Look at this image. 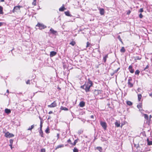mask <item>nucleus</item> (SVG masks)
<instances>
[{
	"instance_id": "obj_47",
	"label": "nucleus",
	"mask_w": 152,
	"mask_h": 152,
	"mask_svg": "<svg viewBox=\"0 0 152 152\" xmlns=\"http://www.w3.org/2000/svg\"><path fill=\"white\" fill-rule=\"evenodd\" d=\"M67 142H68L69 143H70V144H72V143H71V140H70V139H69V140H68V141H67Z\"/></svg>"
},
{
	"instance_id": "obj_13",
	"label": "nucleus",
	"mask_w": 152,
	"mask_h": 152,
	"mask_svg": "<svg viewBox=\"0 0 152 152\" xmlns=\"http://www.w3.org/2000/svg\"><path fill=\"white\" fill-rule=\"evenodd\" d=\"M134 60L136 61L137 60H140L141 58V57L137 56L134 57Z\"/></svg>"
},
{
	"instance_id": "obj_48",
	"label": "nucleus",
	"mask_w": 152,
	"mask_h": 152,
	"mask_svg": "<svg viewBox=\"0 0 152 152\" xmlns=\"http://www.w3.org/2000/svg\"><path fill=\"white\" fill-rule=\"evenodd\" d=\"M149 67L148 65H147L146 67L144 69V70H145L147 69Z\"/></svg>"
},
{
	"instance_id": "obj_37",
	"label": "nucleus",
	"mask_w": 152,
	"mask_h": 152,
	"mask_svg": "<svg viewBox=\"0 0 152 152\" xmlns=\"http://www.w3.org/2000/svg\"><path fill=\"white\" fill-rule=\"evenodd\" d=\"M42 124H43V123H42V122L41 121V122H40V129H42Z\"/></svg>"
},
{
	"instance_id": "obj_42",
	"label": "nucleus",
	"mask_w": 152,
	"mask_h": 152,
	"mask_svg": "<svg viewBox=\"0 0 152 152\" xmlns=\"http://www.w3.org/2000/svg\"><path fill=\"white\" fill-rule=\"evenodd\" d=\"M120 69V68L119 67L116 70H115L114 71V73H116L118 71V70Z\"/></svg>"
},
{
	"instance_id": "obj_60",
	"label": "nucleus",
	"mask_w": 152,
	"mask_h": 152,
	"mask_svg": "<svg viewBox=\"0 0 152 152\" xmlns=\"http://www.w3.org/2000/svg\"><path fill=\"white\" fill-rule=\"evenodd\" d=\"M147 142H149V141H150L149 140V139H148V138L147 139Z\"/></svg>"
},
{
	"instance_id": "obj_20",
	"label": "nucleus",
	"mask_w": 152,
	"mask_h": 152,
	"mask_svg": "<svg viewBox=\"0 0 152 152\" xmlns=\"http://www.w3.org/2000/svg\"><path fill=\"white\" fill-rule=\"evenodd\" d=\"M34 127V125H31L30 127H29V128L27 129V130H30L31 131Z\"/></svg>"
},
{
	"instance_id": "obj_40",
	"label": "nucleus",
	"mask_w": 152,
	"mask_h": 152,
	"mask_svg": "<svg viewBox=\"0 0 152 152\" xmlns=\"http://www.w3.org/2000/svg\"><path fill=\"white\" fill-rule=\"evenodd\" d=\"M90 45V43H89L88 42L87 43V45H86V47H88L89 46V45Z\"/></svg>"
},
{
	"instance_id": "obj_15",
	"label": "nucleus",
	"mask_w": 152,
	"mask_h": 152,
	"mask_svg": "<svg viewBox=\"0 0 152 152\" xmlns=\"http://www.w3.org/2000/svg\"><path fill=\"white\" fill-rule=\"evenodd\" d=\"M60 109L61 110H64L65 111H68V109L66 107H63V106H61L60 108Z\"/></svg>"
},
{
	"instance_id": "obj_26",
	"label": "nucleus",
	"mask_w": 152,
	"mask_h": 152,
	"mask_svg": "<svg viewBox=\"0 0 152 152\" xmlns=\"http://www.w3.org/2000/svg\"><path fill=\"white\" fill-rule=\"evenodd\" d=\"M126 104L129 106L132 105V102L129 101H126Z\"/></svg>"
},
{
	"instance_id": "obj_31",
	"label": "nucleus",
	"mask_w": 152,
	"mask_h": 152,
	"mask_svg": "<svg viewBox=\"0 0 152 152\" xmlns=\"http://www.w3.org/2000/svg\"><path fill=\"white\" fill-rule=\"evenodd\" d=\"M39 132L40 134L41 135V137H43L42 135L43 134V132L42 131V129H40V130H39Z\"/></svg>"
},
{
	"instance_id": "obj_58",
	"label": "nucleus",
	"mask_w": 152,
	"mask_h": 152,
	"mask_svg": "<svg viewBox=\"0 0 152 152\" xmlns=\"http://www.w3.org/2000/svg\"><path fill=\"white\" fill-rule=\"evenodd\" d=\"M12 145H11V144H10V146L11 149H12Z\"/></svg>"
},
{
	"instance_id": "obj_54",
	"label": "nucleus",
	"mask_w": 152,
	"mask_h": 152,
	"mask_svg": "<svg viewBox=\"0 0 152 152\" xmlns=\"http://www.w3.org/2000/svg\"><path fill=\"white\" fill-rule=\"evenodd\" d=\"M94 116L93 115H92L91 116V118H94Z\"/></svg>"
},
{
	"instance_id": "obj_28",
	"label": "nucleus",
	"mask_w": 152,
	"mask_h": 152,
	"mask_svg": "<svg viewBox=\"0 0 152 152\" xmlns=\"http://www.w3.org/2000/svg\"><path fill=\"white\" fill-rule=\"evenodd\" d=\"M65 14L66 15L68 16H70V14H69V11H66L65 12Z\"/></svg>"
},
{
	"instance_id": "obj_30",
	"label": "nucleus",
	"mask_w": 152,
	"mask_h": 152,
	"mask_svg": "<svg viewBox=\"0 0 152 152\" xmlns=\"http://www.w3.org/2000/svg\"><path fill=\"white\" fill-rule=\"evenodd\" d=\"M75 44V41H72L69 43L70 45H72V46H74Z\"/></svg>"
},
{
	"instance_id": "obj_23",
	"label": "nucleus",
	"mask_w": 152,
	"mask_h": 152,
	"mask_svg": "<svg viewBox=\"0 0 152 152\" xmlns=\"http://www.w3.org/2000/svg\"><path fill=\"white\" fill-rule=\"evenodd\" d=\"M96 148V149L99 150L100 152H102V149L101 147H97Z\"/></svg>"
},
{
	"instance_id": "obj_63",
	"label": "nucleus",
	"mask_w": 152,
	"mask_h": 152,
	"mask_svg": "<svg viewBox=\"0 0 152 152\" xmlns=\"http://www.w3.org/2000/svg\"><path fill=\"white\" fill-rule=\"evenodd\" d=\"M7 92L8 93H9V90H7Z\"/></svg>"
},
{
	"instance_id": "obj_9",
	"label": "nucleus",
	"mask_w": 152,
	"mask_h": 152,
	"mask_svg": "<svg viewBox=\"0 0 152 152\" xmlns=\"http://www.w3.org/2000/svg\"><path fill=\"white\" fill-rule=\"evenodd\" d=\"M50 33L54 34H56L57 33L56 31L54 30L52 28L50 29Z\"/></svg>"
},
{
	"instance_id": "obj_7",
	"label": "nucleus",
	"mask_w": 152,
	"mask_h": 152,
	"mask_svg": "<svg viewBox=\"0 0 152 152\" xmlns=\"http://www.w3.org/2000/svg\"><path fill=\"white\" fill-rule=\"evenodd\" d=\"M57 54V53L54 51H52L50 52V57H52L55 56Z\"/></svg>"
},
{
	"instance_id": "obj_50",
	"label": "nucleus",
	"mask_w": 152,
	"mask_h": 152,
	"mask_svg": "<svg viewBox=\"0 0 152 152\" xmlns=\"http://www.w3.org/2000/svg\"><path fill=\"white\" fill-rule=\"evenodd\" d=\"M57 139H58L59 137V134H57Z\"/></svg>"
},
{
	"instance_id": "obj_18",
	"label": "nucleus",
	"mask_w": 152,
	"mask_h": 152,
	"mask_svg": "<svg viewBox=\"0 0 152 152\" xmlns=\"http://www.w3.org/2000/svg\"><path fill=\"white\" fill-rule=\"evenodd\" d=\"M115 124L116 126L117 127H119L120 126V123L118 122V121H116L115 123Z\"/></svg>"
},
{
	"instance_id": "obj_45",
	"label": "nucleus",
	"mask_w": 152,
	"mask_h": 152,
	"mask_svg": "<svg viewBox=\"0 0 152 152\" xmlns=\"http://www.w3.org/2000/svg\"><path fill=\"white\" fill-rule=\"evenodd\" d=\"M41 152H45V149H41Z\"/></svg>"
},
{
	"instance_id": "obj_33",
	"label": "nucleus",
	"mask_w": 152,
	"mask_h": 152,
	"mask_svg": "<svg viewBox=\"0 0 152 152\" xmlns=\"http://www.w3.org/2000/svg\"><path fill=\"white\" fill-rule=\"evenodd\" d=\"M32 5L35 6L36 5V0H33V1L32 3Z\"/></svg>"
},
{
	"instance_id": "obj_27",
	"label": "nucleus",
	"mask_w": 152,
	"mask_h": 152,
	"mask_svg": "<svg viewBox=\"0 0 152 152\" xmlns=\"http://www.w3.org/2000/svg\"><path fill=\"white\" fill-rule=\"evenodd\" d=\"M3 7L0 6V14H3Z\"/></svg>"
},
{
	"instance_id": "obj_12",
	"label": "nucleus",
	"mask_w": 152,
	"mask_h": 152,
	"mask_svg": "<svg viewBox=\"0 0 152 152\" xmlns=\"http://www.w3.org/2000/svg\"><path fill=\"white\" fill-rule=\"evenodd\" d=\"M100 13L101 15H103L104 14V10L103 8H101L100 9Z\"/></svg>"
},
{
	"instance_id": "obj_36",
	"label": "nucleus",
	"mask_w": 152,
	"mask_h": 152,
	"mask_svg": "<svg viewBox=\"0 0 152 152\" xmlns=\"http://www.w3.org/2000/svg\"><path fill=\"white\" fill-rule=\"evenodd\" d=\"M148 145H152V141H150L148 142Z\"/></svg>"
},
{
	"instance_id": "obj_29",
	"label": "nucleus",
	"mask_w": 152,
	"mask_h": 152,
	"mask_svg": "<svg viewBox=\"0 0 152 152\" xmlns=\"http://www.w3.org/2000/svg\"><path fill=\"white\" fill-rule=\"evenodd\" d=\"M140 72V71H139V70L138 69H137L136 70L135 72V75H139Z\"/></svg>"
},
{
	"instance_id": "obj_4",
	"label": "nucleus",
	"mask_w": 152,
	"mask_h": 152,
	"mask_svg": "<svg viewBox=\"0 0 152 152\" xmlns=\"http://www.w3.org/2000/svg\"><path fill=\"white\" fill-rule=\"evenodd\" d=\"M5 136L8 138H10L14 136L13 134L12 133H10L8 132H7L5 133Z\"/></svg>"
},
{
	"instance_id": "obj_51",
	"label": "nucleus",
	"mask_w": 152,
	"mask_h": 152,
	"mask_svg": "<svg viewBox=\"0 0 152 152\" xmlns=\"http://www.w3.org/2000/svg\"><path fill=\"white\" fill-rule=\"evenodd\" d=\"M131 12V11H130V10H129L127 12V15H129L130 13Z\"/></svg>"
},
{
	"instance_id": "obj_44",
	"label": "nucleus",
	"mask_w": 152,
	"mask_h": 152,
	"mask_svg": "<svg viewBox=\"0 0 152 152\" xmlns=\"http://www.w3.org/2000/svg\"><path fill=\"white\" fill-rule=\"evenodd\" d=\"M139 12H143V9L142 8H140V9Z\"/></svg>"
},
{
	"instance_id": "obj_53",
	"label": "nucleus",
	"mask_w": 152,
	"mask_h": 152,
	"mask_svg": "<svg viewBox=\"0 0 152 152\" xmlns=\"http://www.w3.org/2000/svg\"><path fill=\"white\" fill-rule=\"evenodd\" d=\"M17 94H23L22 93L20 92H19V93H18Z\"/></svg>"
},
{
	"instance_id": "obj_56",
	"label": "nucleus",
	"mask_w": 152,
	"mask_h": 152,
	"mask_svg": "<svg viewBox=\"0 0 152 152\" xmlns=\"http://www.w3.org/2000/svg\"><path fill=\"white\" fill-rule=\"evenodd\" d=\"M52 113H53L52 111H49V114H50Z\"/></svg>"
},
{
	"instance_id": "obj_46",
	"label": "nucleus",
	"mask_w": 152,
	"mask_h": 152,
	"mask_svg": "<svg viewBox=\"0 0 152 152\" xmlns=\"http://www.w3.org/2000/svg\"><path fill=\"white\" fill-rule=\"evenodd\" d=\"M132 81V79L131 77H129V79L128 80V82H130L131 81Z\"/></svg>"
},
{
	"instance_id": "obj_3",
	"label": "nucleus",
	"mask_w": 152,
	"mask_h": 152,
	"mask_svg": "<svg viewBox=\"0 0 152 152\" xmlns=\"http://www.w3.org/2000/svg\"><path fill=\"white\" fill-rule=\"evenodd\" d=\"M22 6H20L19 5L15 7L12 10V12L13 13H15V12L19 11L20 10V8Z\"/></svg>"
},
{
	"instance_id": "obj_1",
	"label": "nucleus",
	"mask_w": 152,
	"mask_h": 152,
	"mask_svg": "<svg viewBox=\"0 0 152 152\" xmlns=\"http://www.w3.org/2000/svg\"><path fill=\"white\" fill-rule=\"evenodd\" d=\"M88 82H86L84 85L81 86V88L85 90L86 92L89 91L90 87L93 85L92 82L90 80V79H88Z\"/></svg>"
},
{
	"instance_id": "obj_59",
	"label": "nucleus",
	"mask_w": 152,
	"mask_h": 152,
	"mask_svg": "<svg viewBox=\"0 0 152 152\" xmlns=\"http://www.w3.org/2000/svg\"><path fill=\"white\" fill-rule=\"evenodd\" d=\"M57 88L59 90H60L61 89V88L59 87L58 86L57 87Z\"/></svg>"
},
{
	"instance_id": "obj_2",
	"label": "nucleus",
	"mask_w": 152,
	"mask_h": 152,
	"mask_svg": "<svg viewBox=\"0 0 152 152\" xmlns=\"http://www.w3.org/2000/svg\"><path fill=\"white\" fill-rule=\"evenodd\" d=\"M36 26L38 27L39 28L40 30L44 29L46 27V26L43 24L40 23H38L37 25H36Z\"/></svg>"
},
{
	"instance_id": "obj_10",
	"label": "nucleus",
	"mask_w": 152,
	"mask_h": 152,
	"mask_svg": "<svg viewBox=\"0 0 152 152\" xmlns=\"http://www.w3.org/2000/svg\"><path fill=\"white\" fill-rule=\"evenodd\" d=\"M101 93V91L99 90H95L94 92V94L95 95H98Z\"/></svg>"
},
{
	"instance_id": "obj_25",
	"label": "nucleus",
	"mask_w": 152,
	"mask_h": 152,
	"mask_svg": "<svg viewBox=\"0 0 152 152\" xmlns=\"http://www.w3.org/2000/svg\"><path fill=\"white\" fill-rule=\"evenodd\" d=\"M144 118L146 119V120H148V116L147 114H143Z\"/></svg>"
},
{
	"instance_id": "obj_24",
	"label": "nucleus",
	"mask_w": 152,
	"mask_h": 152,
	"mask_svg": "<svg viewBox=\"0 0 152 152\" xmlns=\"http://www.w3.org/2000/svg\"><path fill=\"white\" fill-rule=\"evenodd\" d=\"M65 9V8L64 6H62L59 9V10L60 11H63Z\"/></svg>"
},
{
	"instance_id": "obj_21",
	"label": "nucleus",
	"mask_w": 152,
	"mask_h": 152,
	"mask_svg": "<svg viewBox=\"0 0 152 152\" xmlns=\"http://www.w3.org/2000/svg\"><path fill=\"white\" fill-rule=\"evenodd\" d=\"M125 51V50L124 47H123L121 48L120 50V52L121 53H124Z\"/></svg>"
},
{
	"instance_id": "obj_19",
	"label": "nucleus",
	"mask_w": 152,
	"mask_h": 152,
	"mask_svg": "<svg viewBox=\"0 0 152 152\" xmlns=\"http://www.w3.org/2000/svg\"><path fill=\"white\" fill-rule=\"evenodd\" d=\"M108 57V56L107 55H105V56H104L103 57V60L104 61V62H106L107 58Z\"/></svg>"
},
{
	"instance_id": "obj_38",
	"label": "nucleus",
	"mask_w": 152,
	"mask_h": 152,
	"mask_svg": "<svg viewBox=\"0 0 152 152\" xmlns=\"http://www.w3.org/2000/svg\"><path fill=\"white\" fill-rule=\"evenodd\" d=\"M118 39L122 43V39H121V37H120V36L119 35L118 36Z\"/></svg>"
},
{
	"instance_id": "obj_6",
	"label": "nucleus",
	"mask_w": 152,
	"mask_h": 152,
	"mask_svg": "<svg viewBox=\"0 0 152 152\" xmlns=\"http://www.w3.org/2000/svg\"><path fill=\"white\" fill-rule=\"evenodd\" d=\"M57 106V104L55 101H54L53 103H52L50 105H48V107H56Z\"/></svg>"
},
{
	"instance_id": "obj_62",
	"label": "nucleus",
	"mask_w": 152,
	"mask_h": 152,
	"mask_svg": "<svg viewBox=\"0 0 152 152\" xmlns=\"http://www.w3.org/2000/svg\"><path fill=\"white\" fill-rule=\"evenodd\" d=\"M137 95H141V94H140V93H138L137 94Z\"/></svg>"
},
{
	"instance_id": "obj_41",
	"label": "nucleus",
	"mask_w": 152,
	"mask_h": 152,
	"mask_svg": "<svg viewBox=\"0 0 152 152\" xmlns=\"http://www.w3.org/2000/svg\"><path fill=\"white\" fill-rule=\"evenodd\" d=\"M13 142V140H12V139H10V144H11V145H12V144Z\"/></svg>"
},
{
	"instance_id": "obj_57",
	"label": "nucleus",
	"mask_w": 152,
	"mask_h": 152,
	"mask_svg": "<svg viewBox=\"0 0 152 152\" xmlns=\"http://www.w3.org/2000/svg\"><path fill=\"white\" fill-rule=\"evenodd\" d=\"M140 90V89L138 88V89L137 90V93H138V92H139V90Z\"/></svg>"
},
{
	"instance_id": "obj_39",
	"label": "nucleus",
	"mask_w": 152,
	"mask_h": 152,
	"mask_svg": "<svg viewBox=\"0 0 152 152\" xmlns=\"http://www.w3.org/2000/svg\"><path fill=\"white\" fill-rule=\"evenodd\" d=\"M49 129L48 128H47V129L45 130V132H46V133H49Z\"/></svg>"
},
{
	"instance_id": "obj_14",
	"label": "nucleus",
	"mask_w": 152,
	"mask_h": 152,
	"mask_svg": "<svg viewBox=\"0 0 152 152\" xmlns=\"http://www.w3.org/2000/svg\"><path fill=\"white\" fill-rule=\"evenodd\" d=\"M5 112L6 113L8 114L10 113L11 112V110L8 109H6L5 110Z\"/></svg>"
},
{
	"instance_id": "obj_49",
	"label": "nucleus",
	"mask_w": 152,
	"mask_h": 152,
	"mask_svg": "<svg viewBox=\"0 0 152 152\" xmlns=\"http://www.w3.org/2000/svg\"><path fill=\"white\" fill-rule=\"evenodd\" d=\"M30 80H28L26 82V83L27 84H30Z\"/></svg>"
},
{
	"instance_id": "obj_55",
	"label": "nucleus",
	"mask_w": 152,
	"mask_h": 152,
	"mask_svg": "<svg viewBox=\"0 0 152 152\" xmlns=\"http://www.w3.org/2000/svg\"><path fill=\"white\" fill-rule=\"evenodd\" d=\"M3 23L2 22H0V26H1L3 25Z\"/></svg>"
},
{
	"instance_id": "obj_64",
	"label": "nucleus",
	"mask_w": 152,
	"mask_h": 152,
	"mask_svg": "<svg viewBox=\"0 0 152 152\" xmlns=\"http://www.w3.org/2000/svg\"><path fill=\"white\" fill-rule=\"evenodd\" d=\"M1 2H4V0H1Z\"/></svg>"
},
{
	"instance_id": "obj_11",
	"label": "nucleus",
	"mask_w": 152,
	"mask_h": 152,
	"mask_svg": "<svg viewBox=\"0 0 152 152\" xmlns=\"http://www.w3.org/2000/svg\"><path fill=\"white\" fill-rule=\"evenodd\" d=\"M85 105V103L83 101H81L80 102L79 105L81 107H83Z\"/></svg>"
},
{
	"instance_id": "obj_8",
	"label": "nucleus",
	"mask_w": 152,
	"mask_h": 152,
	"mask_svg": "<svg viewBox=\"0 0 152 152\" xmlns=\"http://www.w3.org/2000/svg\"><path fill=\"white\" fill-rule=\"evenodd\" d=\"M129 69L131 73H133L134 72V69H132V65H130L129 67Z\"/></svg>"
},
{
	"instance_id": "obj_34",
	"label": "nucleus",
	"mask_w": 152,
	"mask_h": 152,
	"mask_svg": "<svg viewBox=\"0 0 152 152\" xmlns=\"http://www.w3.org/2000/svg\"><path fill=\"white\" fill-rule=\"evenodd\" d=\"M77 142V140H75L74 143L73 144H72L74 145H75L76 143Z\"/></svg>"
},
{
	"instance_id": "obj_32",
	"label": "nucleus",
	"mask_w": 152,
	"mask_h": 152,
	"mask_svg": "<svg viewBox=\"0 0 152 152\" xmlns=\"http://www.w3.org/2000/svg\"><path fill=\"white\" fill-rule=\"evenodd\" d=\"M73 152H78V150L76 147L74 148L73 150Z\"/></svg>"
},
{
	"instance_id": "obj_16",
	"label": "nucleus",
	"mask_w": 152,
	"mask_h": 152,
	"mask_svg": "<svg viewBox=\"0 0 152 152\" xmlns=\"http://www.w3.org/2000/svg\"><path fill=\"white\" fill-rule=\"evenodd\" d=\"M128 85L129 87L130 88L132 87L133 86V84L132 83H131V82H128Z\"/></svg>"
},
{
	"instance_id": "obj_22",
	"label": "nucleus",
	"mask_w": 152,
	"mask_h": 152,
	"mask_svg": "<svg viewBox=\"0 0 152 152\" xmlns=\"http://www.w3.org/2000/svg\"><path fill=\"white\" fill-rule=\"evenodd\" d=\"M142 104L141 103H140L137 106V107L138 109H140V108H142Z\"/></svg>"
},
{
	"instance_id": "obj_61",
	"label": "nucleus",
	"mask_w": 152,
	"mask_h": 152,
	"mask_svg": "<svg viewBox=\"0 0 152 152\" xmlns=\"http://www.w3.org/2000/svg\"><path fill=\"white\" fill-rule=\"evenodd\" d=\"M124 124H121V127H122L124 125Z\"/></svg>"
},
{
	"instance_id": "obj_5",
	"label": "nucleus",
	"mask_w": 152,
	"mask_h": 152,
	"mask_svg": "<svg viewBox=\"0 0 152 152\" xmlns=\"http://www.w3.org/2000/svg\"><path fill=\"white\" fill-rule=\"evenodd\" d=\"M100 124L104 130H106V129L107 125V124L105 122L101 121Z\"/></svg>"
},
{
	"instance_id": "obj_17",
	"label": "nucleus",
	"mask_w": 152,
	"mask_h": 152,
	"mask_svg": "<svg viewBox=\"0 0 152 152\" xmlns=\"http://www.w3.org/2000/svg\"><path fill=\"white\" fill-rule=\"evenodd\" d=\"M64 147V145L63 144L60 145H58L56 148L55 149L56 150L59 148H61Z\"/></svg>"
},
{
	"instance_id": "obj_43",
	"label": "nucleus",
	"mask_w": 152,
	"mask_h": 152,
	"mask_svg": "<svg viewBox=\"0 0 152 152\" xmlns=\"http://www.w3.org/2000/svg\"><path fill=\"white\" fill-rule=\"evenodd\" d=\"M139 18H142L143 17V16L142 15V14L141 13H140L139 15Z\"/></svg>"
},
{
	"instance_id": "obj_52",
	"label": "nucleus",
	"mask_w": 152,
	"mask_h": 152,
	"mask_svg": "<svg viewBox=\"0 0 152 152\" xmlns=\"http://www.w3.org/2000/svg\"><path fill=\"white\" fill-rule=\"evenodd\" d=\"M115 73H114V72L113 73H111L110 74V75L111 76H112Z\"/></svg>"
},
{
	"instance_id": "obj_35",
	"label": "nucleus",
	"mask_w": 152,
	"mask_h": 152,
	"mask_svg": "<svg viewBox=\"0 0 152 152\" xmlns=\"http://www.w3.org/2000/svg\"><path fill=\"white\" fill-rule=\"evenodd\" d=\"M142 98V96H138V100L139 101H140Z\"/></svg>"
}]
</instances>
